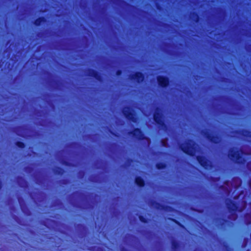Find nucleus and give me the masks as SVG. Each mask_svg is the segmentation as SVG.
Returning <instances> with one entry per match:
<instances>
[{
  "label": "nucleus",
  "instance_id": "nucleus-1",
  "mask_svg": "<svg viewBox=\"0 0 251 251\" xmlns=\"http://www.w3.org/2000/svg\"><path fill=\"white\" fill-rule=\"evenodd\" d=\"M245 154L246 153L241 149L232 148L229 151L228 157L234 163L239 165H243L245 164L246 160L242 156V155Z\"/></svg>",
  "mask_w": 251,
  "mask_h": 251
},
{
  "label": "nucleus",
  "instance_id": "nucleus-2",
  "mask_svg": "<svg viewBox=\"0 0 251 251\" xmlns=\"http://www.w3.org/2000/svg\"><path fill=\"white\" fill-rule=\"evenodd\" d=\"M179 148L183 152L190 156H194L197 151V144L192 139H188L185 144H181Z\"/></svg>",
  "mask_w": 251,
  "mask_h": 251
},
{
  "label": "nucleus",
  "instance_id": "nucleus-3",
  "mask_svg": "<svg viewBox=\"0 0 251 251\" xmlns=\"http://www.w3.org/2000/svg\"><path fill=\"white\" fill-rule=\"evenodd\" d=\"M226 204L228 211L230 213L228 218L235 220L237 218V215L236 212H242L243 208L239 207L237 202L230 199H226Z\"/></svg>",
  "mask_w": 251,
  "mask_h": 251
},
{
  "label": "nucleus",
  "instance_id": "nucleus-4",
  "mask_svg": "<svg viewBox=\"0 0 251 251\" xmlns=\"http://www.w3.org/2000/svg\"><path fill=\"white\" fill-rule=\"evenodd\" d=\"M153 119L155 123L160 129H166L167 128V125L165 123L163 119V115L161 112V109L157 107L154 113L153 114Z\"/></svg>",
  "mask_w": 251,
  "mask_h": 251
},
{
  "label": "nucleus",
  "instance_id": "nucleus-5",
  "mask_svg": "<svg viewBox=\"0 0 251 251\" xmlns=\"http://www.w3.org/2000/svg\"><path fill=\"white\" fill-rule=\"evenodd\" d=\"M196 159L200 165L205 170H209L213 167L211 161L205 156L198 155Z\"/></svg>",
  "mask_w": 251,
  "mask_h": 251
},
{
  "label": "nucleus",
  "instance_id": "nucleus-6",
  "mask_svg": "<svg viewBox=\"0 0 251 251\" xmlns=\"http://www.w3.org/2000/svg\"><path fill=\"white\" fill-rule=\"evenodd\" d=\"M201 133L210 143L215 145H218L220 143L221 137L219 135L212 134L209 132V130H203Z\"/></svg>",
  "mask_w": 251,
  "mask_h": 251
},
{
  "label": "nucleus",
  "instance_id": "nucleus-7",
  "mask_svg": "<svg viewBox=\"0 0 251 251\" xmlns=\"http://www.w3.org/2000/svg\"><path fill=\"white\" fill-rule=\"evenodd\" d=\"M122 112L124 116L129 121L133 123H137L138 122V118L130 107H126L123 110Z\"/></svg>",
  "mask_w": 251,
  "mask_h": 251
},
{
  "label": "nucleus",
  "instance_id": "nucleus-8",
  "mask_svg": "<svg viewBox=\"0 0 251 251\" xmlns=\"http://www.w3.org/2000/svg\"><path fill=\"white\" fill-rule=\"evenodd\" d=\"M128 134L139 141L149 140V138L145 135L141 129L138 127L134 128L132 131H129Z\"/></svg>",
  "mask_w": 251,
  "mask_h": 251
},
{
  "label": "nucleus",
  "instance_id": "nucleus-9",
  "mask_svg": "<svg viewBox=\"0 0 251 251\" xmlns=\"http://www.w3.org/2000/svg\"><path fill=\"white\" fill-rule=\"evenodd\" d=\"M156 80L158 86L161 88H167L170 83V79L166 75H159L156 77Z\"/></svg>",
  "mask_w": 251,
  "mask_h": 251
},
{
  "label": "nucleus",
  "instance_id": "nucleus-10",
  "mask_svg": "<svg viewBox=\"0 0 251 251\" xmlns=\"http://www.w3.org/2000/svg\"><path fill=\"white\" fill-rule=\"evenodd\" d=\"M150 205L154 207L158 210H163L166 211L172 212L173 211V208L169 205H164L154 200H151L150 201Z\"/></svg>",
  "mask_w": 251,
  "mask_h": 251
},
{
  "label": "nucleus",
  "instance_id": "nucleus-11",
  "mask_svg": "<svg viewBox=\"0 0 251 251\" xmlns=\"http://www.w3.org/2000/svg\"><path fill=\"white\" fill-rule=\"evenodd\" d=\"M145 78V74L140 71L135 72L134 74L131 75L129 78L133 81L140 84L142 83Z\"/></svg>",
  "mask_w": 251,
  "mask_h": 251
},
{
  "label": "nucleus",
  "instance_id": "nucleus-12",
  "mask_svg": "<svg viewBox=\"0 0 251 251\" xmlns=\"http://www.w3.org/2000/svg\"><path fill=\"white\" fill-rule=\"evenodd\" d=\"M88 76L92 77L100 82H101L102 81V77L99 72L91 68L88 69Z\"/></svg>",
  "mask_w": 251,
  "mask_h": 251
},
{
  "label": "nucleus",
  "instance_id": "nucleus-13",
  "mask_svg": "<svg viewBox=\"0 0 251 251\" xmlns=\"http://www.w3.org/2000/svg\"><path fill=\"white\" fill-rule=\"evenodd\" d=\"M135 184L140 188L144 187L146 185L145 180L141 176H137L134 179Z\"/></svg>",
  "mask_w": 251,
  "mask_h": 251
},
{
  "label": "nucleus",
  "instance_id": "nucleus-14",
  "mask_svg": "<svg viewBox=\"0 0 251 251\" xmlns=\"http://www.w3.org/2000/svg\"><path fill=\"white\" fill-rule=\"evenodd\" d=\"M47 22V19L45 17L41 16L37 18L34 22L33 24L36 26H40L42 24Z\"/></svg>",
  "mask_w": 251,
  "mask_h": 251
},
{
  "label": "nucleus",
  "instance_id": "nucleus-15",
  "mask_svg": "<svg viewBox=\"0 0 251 251\" xmlns=\"http://www.w3.org/2000/svg\"><path fill=\"white\" fill-rule=\"evenodd\" d=\"M190 18L192 21L194 23H198L200 20L199 14L195 11L191 13Z\"/></svg>",
  "mask_w": 251,
  "mask_h": 251
},
{
  "label": "nucleus",
  "instance_id": "nucleus-16",
  "mask_svg": "<svg viewBox=\"0 0 251 251\" xmlns=\"http://www.w3.org/2000/svg\"><path fill=\"white\" fill-rule=\"evenodd\" d=\"M236 133L242 135L246 137L251 138V131L247 129H242L241 130H237Z\"/></svg>",
  "mask_w": 251,
  "mask_h": 251
},
{
  "label": "nucleus",
  "instance_id": "nucleus-17",
  "mask_svg": "<svg viewBox=\"0 0 251 251\" xmlns=\"http://www.w3.org/2000/svg\"><path fill=\"white\" fill-rule=\"evenodd\" d=\"M155 167L158 170H162L167 168V164L166 162H159L155 164Z\"/></svg>",
  "mask_w": 251,
  "mask_h": 251
},
{
  "label": "nucleus",
  "instance_id": "nucleus-18",
  "mask_svg": "<svg viewBox=\"0 0 251 251\" xmlns=\"http://www.w3.org/2000/svg\"><path fill=\"white\" fill-rule=\"evenodd\" d=\"M53 172L55 175L62 176L65 173V170L60 167H56Z\"/></svg>",
  "mask_w": 251,
  "mask_h": 251
},
{
  "label": "nucleus",
  "instance_id": "nucleus-19",
  "mask_svg": "<svg viewBox=\"0 0 251 251\" xmlns=\"http://www.w3.org/2000/svg\"><path fill=\"white\" fill-rule=\"evenodd\" d=\"M170 221L172 222L173 223H175L176 225H177L179 227H180L182 229H185V226L182 224L180 222H179L178 221L176 220L175 218H169L168 219Z\"/></svg>",
  "mask_w": 251,
  "mask_h": 251
},
{
  "label": "nucleus",
  "instance_id": "nucleus-20",
  "mask_svg": "<svg viewBox=\"0 0 251 251\" xmlns=\"http://www.w3.org/2000/svg\"><path fill=\"white\" fill-rule=\"evenodd\" d=\"M171 244H172V248L174 251L177 250L180 247V244H179V242H178L177 241H176L175 240L172 241Z\"/></svg>",
  "mask_w": 251,
  "mask_h": 251
},
{
  "label": "nucleus",
  "instance_id": "nucleus-21",
  "mask_svg": "<svg viewBox=\"0 0 251 251\" xmlns=\"http://www.w3.org/2000/svg\"><path fill=\"white\" fill-rule=\"evenodd\" d=\"M138 218L140 221L144 224H148L150 221V219L141 215H140Z\"/></svg>",
  "mask_w": 251,
  "mask_h": 251
},
{
  "label": "nucleus",
  "instance_id": "nucleus-22",
  "mask_svg": "<svg viewBox=\"0 0 251 251\" xmlns=\"http://www.w3.org/2000/svg\"><path fill=\"white\" fill-rule=\"evenodd\" d=\"M15 145L19 148L23 149L25 147V144L22 141H18L15 143Z\"/></svg>",
  "mask_w": 251,
  "mask_h": 251
},
{
  "label": "nucleus",
  "instance_id": "nucleus-23",
  "mask_svg": "<svg viewBox=\"0 0 251 251\" xmlns=\"http://www.w3.org/2000/svg\"><path fill=\"white\" fill-rule=\"evenodd\" d=\"M250 241V239L249 238L246 237L244 238L243 243L242 245V248H246L248 245Z\"/></svg>",
  "mask_w": 251,
  "mask_h": 251
},
{
  "label": "nucleus",
  "instance_id": "nucleus-24",
  "mask_svg": "<svg viewBox=\"0 0 251 251\" xmlns=\"http://www.w3.org/2000/svg\"><path fill=\"white\" fill-rule=\"evenodd\" d=\"M62 164L66 166H68V167H72V166H74V165L72 163H71L66 160L63 161L62 162Z\"/></svg>",
  "mask_w": 251,
  "mask_h": 251
},
{
  "label": "nucleus",
  "instance_id": "nucleus-25",
  "mask_svg": "<svg viewBox=\"0 0 251 251\" xmlns=\"http://www.w3.org/2000/svg\"><path fill=\"white\" fill-rule=\"evenodd\" d=\"M162 146L166 147L167 145V140L166 139H162L160 141Z\"/></svg>",
  "mask_w": 251,
  "mask_h": 251
},
{
  "label": "nucleus",
  "instance_id": "nucleus-26",
  "mask_svg": "<svg viewBox=\"0 0 251 251\" xmlns=\"http://www.w3.org/2000/svg\"><path fill=\"white\" fill-rule=\"evenodd\" d=\"M247 167L248 170L251 172V161L247 162Z\"/></svg>",
  "mask_w": 251,
  "mask_h": 251
},
{
  "label": "nucleus",
  "instance_id": "nucleus-27",
  "mask_svg": "<svg viewBox=\"0 0 251 251\" xmlns=\"http://www.w3.org/2000/svg\"><path fill=\"white\" fill-rule=\"evenodd\" d=\"M122 73H123L122 70L121 69H119L116 71V74L117 75L120 76V75H122Z\"/></svg>",
  "mask_w": 251,
  "mask_h": 251
},
{
  "label": "nucleus",
  "instance_id": "nucleus-28",
  "mask_svg": "<svg viewBox=\"0 0 251 251\" xmlns=\"http://www.w3.org/2000/svg\"><path fill=\"white\" fill-rule=\"evenodd\" d=\"M121 251H128V250L125 248H122L121 249Z\"/></svg>",
  "mask_w": 251,
  "mask_h": 251
},
{
  "label": "nucleus",
  "instance_id": "nucleus-29",
  "mask_svg": "<svg viewBox=\"0 0 251 251\" xmlns=\"http://www.w3.org/2000/svg\"><path fill=\"white\" fill-rule=\"evenodd\" d=\"M2 187V183L1 180L0 179V190L1 189Z\"/></svg>",
  "mask_w": 251,
  "mask_h": 251
},
{
  "label": "nucleus",
  "instance_id": "nucleus-30",
  "mask_svg": "<svg viewBox=\"0 0 251 251\" xmlns=\"http://www.w3.org/2000/svg\"><path fill=\"white\" fill-rule=\"evenodd\" d=\"M18 179L21 180H24V178L21 176H19Z\"/></svg>",
  "mask_w": 251,
  "mask_h": 251
},
{
  "label": "nucleus",
  "instance_id": "nucleus-31",
  "mask_svg": "<svg viewBox=\"0 0 251 251\" xmlns=\"http://www.w3.org/2000/svg\"><path fill=\"white\" fill-rule=\"evenodd\" d=\"M223 221H224V222H226V223L228 222V221L226 219H224Z\"/></svg>",
  "mask_w": 251,
  "mask_h": 251
},
{
  "label": "nucleus",
  "instance_id": "nucleus-32",
  "mask_svg": "<svg viewBox=\"0 0 251 251\" xmlns=\"http://www.w3.org/2000/svg\"><path fill=\"white\" fill-rule=\"evenodd\" d=\"M160 7H160V6H159V5H158V6H157V9H160Z\"/></svg>",
  "mask_w": 251,
  "mask_h": 251
},
{
  "label": "nucleus",
  "instance_id": "nucleus-33",
  "mask_svg": "<svg viewBox=\"0 0 251 251\" xmlns=\"http://www.w3.org/2000/svg\"><path fill=\"white\" fill-rule=\"evenodd\" d=\"M111 134H112L113 135H115V133L113 132H111Z\"/></svg>",
  "mask_w": 251,
  "mask_h": 251
},
{
  "label": "nucleus",
  "instance_id": "nucleus-34",
  "mask_svg": "<svg viewBox=\"0 0 251 251\" xmlns=\"http://www.w3.org/2000/svg\"><path fill=\"white\" fill-rule=\"evenodd\" d=\"M251 179L249 181V182L250 185H251Z\"/></svg>",
  "mask_w": 251,
  "mask_h": 251
},
{
  "label": "nucleus",
  "instance_id": "nucleus-35",
  "mask_svg": "<svg viewBox=\"0 0 251 251\" xmlns=\"http://www.w3.org/2000/svg\"><path fill=\"white\" fill-rule=\"evenodd\" d=\"M249 204H250V205L251 206V202H250Z\"/></svg>",
  "mask_w": 251,
  "mask_h": 251
}]
</instances>
